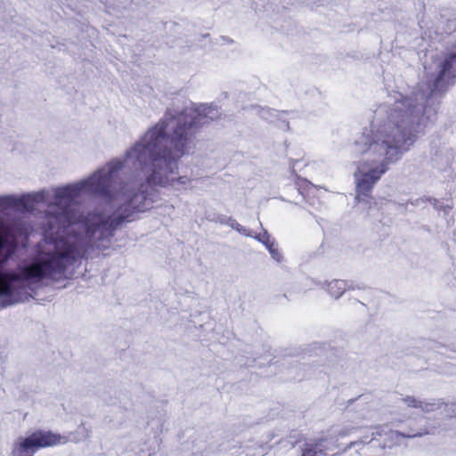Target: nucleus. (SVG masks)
<instances>
[{
  "mask_svg": "<svg viewBox=\"0 0 456 456\" xmlns=\"http://www.w3.org/2000/svg\"><path fill=\"white\" fill-rule=\"evenodd\" d=\"M214 111H216L215 108L205 105L174 114L167 110L164 118L127 151L126 162L141 169L153 167L152 173L147 177L148 185L190 183L186 176H174L178 169L177 160L191 148L200 128L214 120L215 117L211 115Z\"/></svg>",
  "mask_w": 456,
  "mask_h": 456,
  "instance_id": "nucleus-1",
  "label": "nucleus"
},
{
  "mask_svg": "<svg viewBox=\"0 0 456 456\" xmlns=\"http://www.w3.org/2000/svg\"><path fill=\"white\" fill-rule=\"evenodd\" d=\"M152 202L153 200L150 198V194L144 190H140L119 208V210L122 211L121 215L116 217L101 218L97 224H94L92 231L99 232L98 240H107L110 241L118 227L124 222L133 221L134 214L146 211L151 208Z\"/></svg>",
  "mask_w": 456,
  "mask_h": 456,
  "instance_id": "nucleus-2",
  "label": "nucleus"
},
{
  "mask_svg": "<svg viewBox=\"0 0 456 456\" xmlns=\"http://www.w3.org/2000/svg\"><path fill=\"white\" fill-rule=\"evenodd\" d=\"M123 167L124 163L122 161L110 163L106 169L99 170L89 179L84 181L81 189L94 195L112 200L118 191L117 185H120L119 173Z\"/></svg>",
  "mask_w": 456,
  "mask_h": 456,
  "instance_id": "nucleus-3",
  "label": "nucleus"
},
{
  "mask_svg": "<svg viewBox=\"0 0 456 456\" xmlns=\"http://www.w3.org/2000/svg\"><path fill=\"white\" fill-rule=\"evenodd\" d=\"M67 442L68 439L60 434L52 431L36 430L28 436L15 443L12 454L16 456H34L38 449L64 444Z\"/></svg>",
  "mask_w": 456,
  "mask_h": 456,
  "instance_id": "nucleus-4",
  "label": "nucleus"
},
{
  "mask_svg": "<svg viewBox=\"0 0 456 456\" xmlns=\"http://www.w3.org/2000/svg\"><path fill=\"white\" fill-rule=\"evenodd\" d=\"M387 169L385 163L370 168H368L367 164L363 163L358 167L354 175L355 199L358 202L369 203L373 200L371 192L374 185L386 173Z\"/></svg>",
  "mask_w": 456,
  "mask_h": 456,
  "instance_id": "nucleus-5",
  "label": "nucleus"
},
{
  "mask_svg": "<svg viewBox=\"0 0 456 456\" xmlns=\"http://www.w3.org/2000/svg\"><path fill=\"white\" fill-rule=\"evenodd\" d=\"M427 432H422L411 428L407 432L393 430L387 425H378L373 428L371 433V441L379 442L382 449H391L401 444L402 438H414L422 436Z\"/></svg>",
  "mask_w": 456,
  "mask_h": 456,
  "instance_id": "nucleus-6",
  "label": "nucleus"
},
{
  "mask_svg": "<svg viewBox=\"0 0 456 456\" xmlns=\"http://www.w3.org/2000/svg\"><path fill=\"white\" fill-rule=\"evenodd\" d=\"M391 133L386 134L382 140V145L386 148V154L392 149H403L408 141H410L408 145H411L414 142L413 138H404V134L399 130L398 126L394 127Z\"/></svg>",
  "mask_w": 456,
  "mask_h": 456,
  "instance_id": "nucleus-7",
  "label": "nucleus"
},
{
  "mask_svg": "<svg viewBox=\"0 0 456 456\" xmlns=\"http://www.w3.org/2000/svg\"><path fill=\"white\" fill-rule=\"evenodd\" d=\"M456 64V53H452L449 55L444 61L442 64L441 70L439 71V74L436 77V83H439L441 80H443L447 73L450 72V70L452 69L453 64Z\"/></svg>",
  "mask_w": 456,
  "mask_h": 456,
  "instance_id": "nucleus-8",
  "label": "nucleus"
},
{
  "mask_svg": "<svg viewBox=\"0 0 456 456\" xmlns=\"http://www.w3.org/2000/svg\"><path fill=\"white\" fill-rule=\"evenodd\" d=\"M404 404L409 408H422L423 403L420 400L415 398L414 396L407 395L402 399Z\"/></svg>",
  "mask_w": 456,
  "mask_h": 456,
  "instance_id": "nucleus-9",
  "label": "nucleus"
},
{
  "mask_svg": "<svg viewBox=\"0 0 456 456\" xmlns=\"http://www.w3.org/2000/svg\"><path fill=\"white\" fill-rule=\"evenodd\" d=\"M296 185L297 186L301 194L304 193V191H308L312 186L311 183L308 180L301 177L297 178Z\"/></svg>",
  "mask_w": 456,
  "mask_h": 456,
  "instance_id": "nucleus-10",
  "label": "nucleus"
},
{
  "mask_svg": "<svg viewBox=\"0 0 456 456\" xmlns=\"http://www.w3.org/2000/svg\"><path fill=\"white\" fill-rule=\"evenodd\" d=\"M257 240L263 244H265L266 248L268 247V245L274 242L271 239L270 234L266 231L263 232L262 233H259L257 236Z\"/></svg>",
  "mask_w": 456,
  "mask_h": 456,
  "instance_id": "nucleus-11",
  "label": "nucleus"
},
{
  "mask_svg": "<svg viewBox=\"0 0 456 456\" xmlns=\"http://www.w3.org/2000/svg\"><path fill=\"white\" fill-rule=\"evenodd\" d=\"M267 249L269 250L270 254L272 255V256L274 259H276L277 261H280L281 256L278 248H276V245L274 242L268 245Z\"/></svg>",
  "mask_w": 456,
  "mask_h": 456,
  "instance_id": "nucleus-12",
  "label": "nucleus"
},
{
  "mask_svg": "<svg viewBox=\"0 0 456 456\" xmlns=\"http://www.w3.org/2000/svg\"><path fill=\"white\" fill-rule=\"evenodd\" d=\"M301 456H317L316 446L311 445L305 448Z\"/></svg>",
  "mask_w": 456,
  "mask_h": 456,
  "instance_id": "nucleus-13",
  "label": "nucleus"
},
{
  "mask_svg": "<svg viewBox=\"0 0 456 456\" xmlns=\"http://www.w3.org/2000/svg\"><path fill=\"white\" fill-rule=\"evenodd\" d=\"M58 196L60 198H70V188L67 187L62 189L60 192H58Z\"/></svg>",
  "mask_w": 456,
  "mask_h": 456,
  "instance_id": "nucleus-14",
  "label": "nucleus"
},
{
  "mask_svg": "<svg viewBox=\"0 0 456 456\" xmlns=\"http://www.w3.org/2000/svg\"><path fill=\"white\" fill-rule=\"evenodd\" d=\"M358 444L357 441H353V442H350L346 446V448L343 450V452H346L353 447H354L356 444Z\"/></svg>",
  "mask_w": 456,
  "mask_h": 456,
  "instance_id": "nucleus-15",
  "label": "nucleus"
},
{
  "mask_svg": "<svg viewBox=\"0 0 456 456\" xmlns=\"http://www.w3.org/2000/svg\"><path fill=\"white\" fill-rule=\"evenodd\" d=\"M339 283H340V281H333V282H330V283L329 284V289H330V291L331 292V291H332V289H333V288L338 287V286L339 285Z\"/></svg>",
  "mask_w": 456,
  "mask_h": 456,
  "instance_id": "nucleus-16",
  "label": "nucleus"
},
{
  "mask_svg": "<svg viewBox=\"0 0 456 456\" xmlns=\"http://www.w3.org/2000/svg\"><path fill=\"white\" fill-rule=\"evenodd\" d=\"M3 242H4V241H3V239H2V237L0 236V248L3 247Z\"/></svg>",
  "mask_w": 456,
  "mask_h": 456,
  "instance_id": "nucleus-17",
  "label": "nucleus"
},
{
  "mask_svg": "<svg viewBox=\"0 0 456 456\" xmlns=\"http://www.w3.org/2000/svg\"><path fill=\"white\" fill-rule=\"evenodd\" d=\"M372 201H373V204H376V201H374V199L370 203H371Z\"/></svg>",
  "mask_w": 456,
  "mask_h": 456,
  "instance_id": "nucleus-18",
  "label": "nucleus"
}]
</instances>
